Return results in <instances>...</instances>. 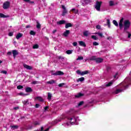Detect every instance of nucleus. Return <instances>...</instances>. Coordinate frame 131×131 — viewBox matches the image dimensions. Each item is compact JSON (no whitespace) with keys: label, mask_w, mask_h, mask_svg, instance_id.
Masks as SVG:
<instances>
[{"label":"nucleus","mask_w":131,"mask_h":131,"mask_svg":"<svg viewBox=\"0 0 131 131\" xmlns=\"http://www.w3.org/2000/svg\"><path fill=\"white\" fill-rule=\"evenodd\" d=\"M129 84H131V79L130 77H128L120 83V85L121 87L116 90V91H114V94L115 95H117V94L123 92V91L128 88V85H129Z\"/></svg>","instance_id":"obj_2"},{"label":"nucleus","mask_w":131,"mask_h":131,"mask_svg":"<svg viewBox=\"0 0 131 131\" xmlns=\"http://www.w3.org/2000/svg\"><path fill=\"white\" fill-rule=\"evenodd\" d=\"M13 32H10V33H9L8 35H9V36H13Z\"/></svg>","instance_id":"obj_56"},{"label":"nucleus","mask_w":131,"mask_h":131,"mask_svg":"<svg viewBox=\"0 0 131 131\" xmlns=\"http://www.w3.org/2000/svg\"><path fill=\"white\" fill-rule=\"evenodd\" d=\"M30 34H31V35H35V32L33 31H31Z\"/></svg>","instance_id":"obj_40"},{"label":"nucleus","mask_w":131,"mask_h":131,"mask_svg":"<svg viewBox=\"0 0 131 131\" xmlns=\"http://www.w3.org/2000/svg\"><path fill=\"white\" fill-rule=\"evenodd\" d=\"M97 59V57L96 56H92L90 57L88 60H90V61H96Z\"/></svg>","instance_id":"obj_22"},{"label":"nucleus","mask_w":131,"mask_h":131,"mask_svg":"<svg viewBox=\"0 0 131 131\" xmlns=\"http://www.w3.org/2000/svg\"><path fill=\"white\" fill-rule=\"evenodd\" d=\"M19 96H23V97H26V96H28V94H24V93H19L18 94Z\"/></svg>","instance_id":"obj_27"},{"label":"nucleus","mask_w":131,"mask_h":131,"mask_svg":"<svg viewBox=\"0 0 131 131\" xmlns=\"http://www.w3.org/2000/svg\"><path fill=\"white\" fill-rule=\"evenodd\" d=\"M83 80H84V77H81V78H79V79L77 80V81L78 82H79V81H83Z\"/></svg>","instance_id":"obj_34"},{"label":"nucleus","mask_w":131,"mask_h":131,"mask_svg":"<svg viewBox=\"0 0 131 131\" xmlns=\"http://www.w3.org/2000/svg\"><path fill=\"white\" fill-rule=\"evenodd\" d=\"M94 34H97L99 37H104V35H103V33H101L100 32H96L94 33Z\"/></svg>","instance_id":"obj_16"},{"label":"nucleus","mask_w":131,"mask_h":131,"mask_svg":"<svg viewBox=\"0 0 131 131\" xmlns=\"http://www.w3.org/2000/svg\"><path fill=\"white\" fill-rule=\"evenodd\" d=\"M38 48V45L36 44L33 46V49H37Z\"/></svg>","instance_id":"obj_41"},{"label":"nucleus","mask_w":131,"mask_h":131,"mask_svg":"<svg viewBox=\"0 0 131 131\" xmlns=\"http://www.w3.org/2000/svg\"><path fill=\"white\" fill-rule=\"evenodd\" d=\"M76 112L75 110L70 109L66 112V114L61 115L59 118L56 119L54 121L55 124L60 122V121L64 120V119H67V121L62 124V125L65 126V127H68L70 124L72 125H77L79 119L78 117L74 115Z\"/></svg>","instance_id":"obj_1"},{"label":"nucleus","mask_w":131,"mask_h":131,"mask_svg":"<svg viewBox=\"0 0 131 131\" xmlns=\"http://www.w3.org/2000/svg\"><path fill=\"white\" fill-rule=\"evenodd\" d=\"M101 6H102V2H97L95 5V8L96 11H100L101 10Z\"/></svg>","instance_id":"obj_4"},{"label":"nucleus","mask_w":131,"mask_h":131,"mask_svg":"<svg viewBox=\"0 0 131 131\" xmlns=\"http://www.w3.org/2000/svg\"><path fill=\"white\" fill-rule=\"evenodd\" d=\"M117 75H118V73H116L115 74V75H114V78L115 79H117V78H118V77H117Z\"/></svg>","instance_id":"obj_46"},{"label":"nucleus","mask_w":131,"mask_h":131,"mask_svg":"<svg viewBox=\"0 0 131 131\" xmlns=\"http://www.w3.org/2000/svg\"><path fill=\"white\" fill-rule=\"evenodd\" d=\"M23 103L24 105H28V104H29V100H25L23 101Z\"/></svg>","instance_id":"obj_25"},{"label":"nucleus","mask_w":131,"mask_h":131,"mask_svg":"<svg viewBox=\"0 0 131 131\" xmlns=\"http://www.w3.org/2000/svg\"><path fill=\"white\" fill-rule=\"evenodd\" d=\"M107 25L108 27H109V28H110V19H107Z\"/></svg>","instance_id":"obj_39"},{"label":"nucleus","mask_w":131,"mask_h":131,"mask_svg":"<svg viewBox=\"0 0 131 131\" xmlns=\"http://www.w3.org/2000/svg\"><path fill=\"white\" fill-rule=\"evenodd\" d=\"M69 27H72V24L70 23H68L66 24L65 28L67 29V28H69Z\"/></svg>","instance_id":"obj_18"},{"label":"nucleus","mask_w":131,"mask_h":131,"mask_svg":"<svg viewBox=\"0 0 131 131\" xmlns=\"http://www.w3.org/2000/svg\"><path fill=\"white\" fill-rule=\"evenodd\" d=\"M79 60H83V57H82V56H78V58H77V61H78Z\"/></svg>","instance_id":"obj_37"},{"label":"nucleus","mask_w":131,"mask_h":131,"mask_svg":"<svg viewBox=\"0 0 131 131\" xmlns=\"http://www.w3.org/2000/svg\"><path fill=\"white\" fill-rule=\"evenodd\" d=\"M127 33H128V38H130L131 34L128 32H127Z\"/></svg>","instance_id":"obj_53"},{"label":"nucleus","mask_w":131,"mask_h":131,"mask_svg":"<svg viewBox=\"0 0 131 131\" xmlns=\"http://www.w3.org/2000/svg\"><path fill=\"white\" fill-rule=\"evenodd\" d=\"M17 89L18 90H21V89H23V86L22 85H18L17 86Z\"/></svg>","instance_id":"obj_43"},{"label":"nucleus","mask_w":131,"mask_h":131,"mask_svg":"<svg viewBox=\"0 0 131 131\" xmlns=\"http://www.w3.org/2000/svg\"><path fill=\"white\" fill-rule=\"evenodd\" d=\"M35 107H36V108H38V107H39V104H36Z\"/></svg>","instance_id":"obj_58"},{"label":"nucleus","mask_w":131,"mask_h":131,"mask_svg":"<svg viewBox=\"0 0 131 131\" xmlns=\"http://www.w3.org/2000/svg\"><path fill=\"white\" fill-rule=\"evenodd\" d=\"M81 2L83 6H85V5H88V4H89L90 0H81Z\"/></svg>","instance_id":"obj_9"},{"label":"nucleus","mask_w":131,"mask_h":131,"mask_svg":"<svg viewBox=\"0 0 131 131\" xmlns=\"http://www.w3.org/2000/svg\"><path fill=\"white\" fill-rule=\"evenodd\" d=\"M23 36V34L21 33H19L18 34H17L16 36V39H19V38H21V37Z\"/></svg>","instance_id":"obj_15"},{"label":"nucleus","mask_w":131,"mask_h":131,"mask_svg":"<svg viewBox=\"0 0 131 131\" xmlns=\"http://www.w3.org/2000/svg\"><path fill=\"white\" fill-rule=\"evenodd\" d=\"M79 46H81V47H86V45H85V43L82 41H78Z\"/></svg>","instance_id":"obj_14"},{"label":"nucleus","mask_w":131,"mask_h":131,"mask_svg":"<svg viewBox=\"0 0 131 131\" xmlns=\"http://www.w3.org/2000/svg\"><path fill=\"white\" fill-rule=\"evenodd\" d=\"M14 109H15V110H16V109H18V107H14Z\"/></svg>","instance_id":"obj_64"},{"label":"nucleus","mask_w":131,"mask_h":131,"mask_svg":"<svg viewBox=\"0 0 131 131\" xmlns=\"http://www.w3.org/2000/svg\"><path fill=\"white\" fill-rule=\"evenodd\" d=\"M33 84H36L37 83V81H34L32 82Z\"/></svg>","instance_id":"obj_57"},{"label":"nucleus","mask_w":131,"mask_h":131,"mask_svg":"<svg viewBox=\"0 0 131 131\" xmlns=\"http://www.w3.org/2000/svg\"><path fill=\"white\" fill-rule=\"evenodd\" d=\"M56 23L57 25H62L63 24H66V21L64 20H62L57 21Z\"/></svg>","instance_id":"obj_11"},{"label":"nucleus","mask_w":131,"mask_h":131,"mask_svg":"<svg viewBox=\"0 0 131 131\" xmlns=\"http://www.w3.org/2000/svg\"><path fill=\"white\" fill-rule=\"evenodd\" d=\"M35 100H37L39 102H43V99L40 96H38V97H36L35 98Z\"/></svg>","instance_id":"obj_17"},{"label":"nucleus","mask_w":131,"mask_h":131,"mask_svg":"<svg viewBox=\"0 0 131 131\" xmlns=\"http://www.w3.org/2000/svg\"><path fill=\"white\" fill-rule=\"evenodd\" d=\"M91 38L93 39H94V40H97V39H99V37H98V36H97V35H92L91 36Z\"/></svg>","instance_id":"obj_24"},{"label":"nucleus","mask_w":131,"mask_h":131,"mask_svg":"<svg viewBox=\"0 0 131 131\" xmlns=\"http://www.w3.org/2000/svg\"><path fill=\"white\" fill-rule=\"evenodd\" d=\"M62 8L63 9V12L62 13V16H65L67 14V10H66V7L64 5H62Z\"/></svg>","instance_id":"obj_7"},{"label":"nucleus","mask_w":131,"mask_h":131,"mask_svg":"<svg viewBox=\"0 0 131 131\" xmlns=\"http://www.w3.org/2000/svg\"><path fill=\"white\" fill-rule=\"evenodd\" d=\"M73 46H74V47H76V46H77V42H74L73 43Z\"/></svg>","instance_id":"obj_52"},{"label":"nucleus","mask_w":131,"mask_h":131,"mask_svg":"<svg viewBox=\"0 0 131 131\" xmlns=\"http://www.w3.org/2000/svg\"><path fill=\"white\" fill-rule=\"evenodd\" d=\"M1 73H3L4 74H7L8 73V72L6 71H2L1 72Z\"/></svg>","instance_id":"obj_51"},{"label":"nucleus","mask_w":131,"mask_h":131,"mask_svg":"<svg viewBox=\"0 0 131 131\" xmlns=\"http://www.w3.org/2000/svg\"><path fill=\"white\" fill-rule=\"evenodd\" d=\"M12 54L13 55L14 58L15 59L16 58V56L17 55H18V51L17 50H13L12 51Z\"/></svg>","instance_id":"obj_13"},{"label":"nucleus","mask_w":131,"mask_h":131,"mask_svg":"<svg viewBox=\"0 0 131 131\" xmlns=\"http://www.w3.org/2000/svg\"><path fill=\"white\" fill-rule=\"evenodd\" d=\"M56 32H57V30H54L53 31V33H56Z\"/></svg>","instance_id":"obj_60"},{"label":"nucleus","mask_w":131,"mask_h":131,"mask_svg":"<svg viewBox=\"0 0 131 131\" xmlns=\"http://www.w3.org/2000/svg\"><path fill=\"white\" fill-rule=\"evenodd\" d=\"M83 34H84V36H88L89 35V34H90V33H89L88 31H86L84 32Z\"/></svg>","instance_id":"obj_33"},{"label":"nucleus","mask_w":131,"mask_h":131,"mask_svg":"<svg viewBox=\"0 0 131 131\" xmlns=\"http://www.w3.org/2000/svg\"><path fill=\"white\" fill-rule=\"evenodd\" d=\"M107 71H109V70H110V67H107Z\"/></svg>","instance_id":"obj_63"},{"label":"nucleus","mask_w":131,"mask_h":131,"mask_svg":"<svg viewBox=\"0 0 131 131\" xmlns=\"http://www.w3.org/2000/svg\"><path fill=\"white\" fill-rule=\"evenodd\" d=\"M30 26L28 25V26H27L26 27V28H30Z\"/></svg>","instance_id":"obj_61"},{"label":"nucleus","mask_w":131,"mask_h":131,"mask_svg":"<svg viewBox=\"0 0 131 131\" xmlns=\"http://www.w3.org/2000/svg\"><path fill=\"white\" fill-rule=\"evenodd\" d=\"M47 83L49 84H53V83H55V81L54 80H51L50 81H47Z\"/></svg>","instance_id":"obj_30"},{"label":"nucleus","mask_w":131,"mask_h":131,"mask_svg":"<svg viewBox=\"0 0 131 131\" xmlns=\"http://www.w3.org/2000/svg\"><path fill=\"white\" fill-rule=\"evenodd\" d=\"M119 26L120 27V29H121L122 27H123V18H122L120 20V22L119 23Z\"/></svg>","instance_id":"obj_8"},{"label":"nucleus","mask_w":131,"mask_h":131,"mask_svg":"<svg viewBox=\"0 0 131 131\" xmlns=\"http://www.w3.org/2000/svg\"><path fill=\"white\" fill-rule=\"evenodd\" d=\"M93 46H99V43L95 41L93 42Z\"/></svg>","instance_id":"obj_48"},{"label":"nucleus","mask_w":131,"mask_h":131,"mask_svg":"<svg viewBox=\"0 0 131 131\" xmlns=\"http://www.w3.org/2000/svg\"><path fill=\"white\" fill-rule=\"evenodd\" d=\"M10 7V2H6L3 4V9L5 10L7 9H9Z\"/></svg>","instance_id":"obj_5"},{"label":"nucleus","mask_w":131,"mask_h":131,"mask_svg":"<svg viewBox=\"0 0 131 131\" xmlns=\"http://www.w3.org/2000/svg\"><path fill=\"white\" fill-rule=\"evenodd\" d=\"M89 73V72L88 71L81 72V75L83 76V75H85V74H88Z\"/></svg>","instance_id":"obj_26"},{"label":"nucleus","mask_w":131,"mask_h":131,"mask_svg":"<svg viewBox=\"0 0 131 131\" xmlns=\"http://www.w3.org/2000/svg\"><path fill=\"white\" fill-rule=\"evenodd\" d=\"M113 84V81H111V82L105 84V86L107 88V86H111V85H112Z\"/></svg>","instance_id":"obj_21"},{"label":"nucleus","mask_w":131,"mask_h":131,"mask_svg":"<svg viewBox=\"0 0 131 131\" xmlns=\"http://www.w3.org/2000/svg\"><path fill=\"white\" fill-rule=\"evenodd\" d=\"M72 12H74L75 14H77V13H78V10L77 9H76L75 8H73L72 9Z\"/></svg>","instance_id":"obj_29"},{"label":"nucleus","mask_w":131,"mask_h":131,"mask_svg":"<svg viewBox=\"0 0 131 131\" xmlns=\"http://www.w3.org/2000/svg\"><path fill=\"white\" fill-rule=\"evenodd\" d=\"M26 92L27 93H30V92H32V89H31V88L28 87L26 88Z\"/></svg>","instance_id":"obj_23"},{"label":"nucleus","mask_w":131,"mask_h":131,"mask_svg":"<svg viewBox=\"0 0 131 131\" xmlns=\"http://www.w3.org/2000/svg\"><path fill=\"white\" fill-rule=\"evenodd\" d=\"M40 24H39V23H38V21H37V26L36 27L38 29H39V28H40Z\"/></svg>","instance_id":"obj_36"},{"label":"nucleus","mask_w":131,"mask_h":131,"mask_svg":"<svg viewBox=\"0 0 131 131\" xmlns=\"http://www.w3.org/2000/svg\"><path fill=\"white\" fill-rule=\"evenodd\" d=\"M58 59L59 60H64V57H62V56H59L58 57Z\"/></svg>","instance_id":"obj_55"},{"label":"nucleus","mask_w":131,"mask_h":131,"mask_svg":"<svg viewBox=\"0 0 131 131\" xmlns=\"http://www.w3.org/2000/svg\"><path fill=\"white\" fill-rule=\"evenodd\" d=\"M96 28L97 29H99V30L101 29V26H100L99 25H97Z\"/></svg>","instance_id":"obj_49"},{"label":"nucleus","mask_w":131,"mask_h":131,"mask_svg":"<svg viewBox=\"0 0 131 131\" xmlns=\"http://www.w3.org/2000/svg\"><path fill=\"white\" fill-rule=\"evenodd\" d=\"M76 73H77V74H79L80 75H81V71L78 70L76 71Z\"/></svg>","instance_id":"obj_47"},{"label":"nucleus","mask_w":131,"mask_h":131,"mask_svg":"<svg viewBox=\"0 0 131 131\" xmlns=\"http://www.w3.org/2000/svg\"><path fill=\"white\" fill-rule=\"evenodd\" d=\"M124 30H127L130 26V22L129 20H126L124 21Z\"/></svg>","instance_id":"obj_3"},{"label":"nucleus","mask_w":131,"mask_h":131,"mask_svg":"<svg viewBox=\"0 0 131 131\" xmlns=\"http://www.w3.org/2000/svg\"><path fill=\"white\" fill-rule=\"evenodd\" d=\"M72 52H73L72 50H68V51H67L66 53L68 55H70V54H72Z\"/></svg>","instance_id":"obj_35"},{"label":"nucleus","mask_w":131,"mask_h":131,"mask_svg":"<svg viewBox=\"0 0 131 131\" xmlns=\"http://www.w3.org/2000/svg\"><path fill=\"white\" fill-rule=\"evenodd\" d=\"M82 96H83V94H81V93H79L78 94H77L76 95H75L76 98H80V97H82Z\"/></svg>","instance_id":"obj_28"},{"label":"nucleus","mask_w":131,"mask_h":131,"mask_svg":"<svg viewBox=\"0 0 131 131\" xmlns=\"http://www.w3.org/2000/svg\"><path fill=\"white\" fill-rule=\"evenodd\" d=\"M39 124H40V122L39 121L34 122L33 124V125H38Z\"/></svg>","instance_id":"obj_32"},{"label":"nucleus","mask_w":131,"mask_h":131,"mask_svg":"<svg viewBox=\"0 0 131 131\" xmlns=\"http://www.w3.org/2000/svg\"><path fill=\"white\" fill-rule=\"evenodd\" d=\"M70 33V31L68 30H66V31L63 33V36H65V37H67L68 35H69Z\"/></svg>","instance_id":"obj_10"},{"label":"nucleus","mask_w":131,"mask_h":131,"mask_svg":"<svg viewBox=\"0 0 131 131\" xmlns=\"http://www.w3.org/2000/svg\"><path fill=\"white\" fill-rule=\"evenodd\" d=\"M83 104V101H81L79 103L78 106H81Z\"/></svg>","instance_id":"obj_54"},{"label":"nucleus","mask_w":131,"mask_h":131,"mask_svg":"<svg viewBox=\"0 0 131 131\" xmlns=\"http://www.w3.org/2000/svg\"><path fill=\"white\" fill-rule=\"evenodd\" d=\"M11 128H13V129L15 128H18V126L17 125L11 126Z\"/></svg>","instance_id":"obj_42"},{"label":"nucleus","mask_w":131,"mask_h":131,"mask_svg":"<svg viewBox=\"0 0 131 131\" xmlns=\"http://www.w3.org/2000/svg\"><path fill=\"white\" fill-rule=\"evenodd\" d=\"M110 6H114V2H113V1H110Z\"/></svg>","instance_id":"obj_45"},{"label":"nucleus","mask_w":131,"mask_h":131,"mask_svg":"<svg viewBox=\"0 0 131 131\" xmlns=\"http://www.w3.org/2000/svg\"><path fill=\"white\" fill-rule=\"evenodd\" d=\"M24 2H26V3H28V2H29V1L30 0H24Z\"/></svg>","instance_id":"obj_62"},{"label":"nucleus","mask_w":131,"mask_h":131,"mask_svg":"<svg viewBox=\"0 0 131 131\" xmlns=\"http://www.w3.org/2000/svg\"><path fill=\"white\" fill-rule=\"evenodd\" d=\"M52 74L53 75H64V73L61 71H58Z\"/></svg>","instance_id":"obj_6"},{"label":"nucleus","mask_w":131,"mask_h":131,"mask_svg":"<svg viewBox=\"0 0 131 131\" xmlns=\"http://www.w3.org/2000/svg\"><path fill=\"white\" fill-rule=\"evenodd\" d=\"M24 68H26V69H28V70H31V69H32V67L25 64H24Z\"/></svg>","instance_id":"obj_12"},{"label":"nucleus","mask_w":131,"mask_h":131,"mask_svg":"<svg viewBox=\"0 0 131 131\" xmlns=\"http://www.w3.org/2000/svg\"><path fill=\"white\" fill-rule=\"evenodd\" d=\"M113 23L114 24V25H115V26H118V23H117V21H116V20H114Z\"/></svg>","instance_id":"obj_38"},{"label":"nucleus","mask_w":131,"mask_h":131,"mask_svg":"<svg viewBox=\"0 0 131 131\" xmlns=\"http://www.w3.org/2000/svg\"><path fill=\"white\" fill-rule=\"evenodd\" d=\"M49 109V106H46L44 107V112H46Z\"/></svg>","instance_id":"obj_50"},{"label":"nucleus","mask_w":131,"mask_h":131,"mask_svg":"<svg viewBox=\"0 0 131 131\" xmlns=\"http://www.w3.org/2000/svg\"><path fill=\"white\" fill-rule=\"evenodd\" d=\"M9 17H10V16L0 13V18H9Z\"/></svg>","instance_id":"obj_20"},{"label":"nucleus","mask_w":131,"mask_h":131,"mask_svg":"<svg viewBox=\"0 0 131 131\" xmlns=\"http://www.w3.org/2000/svg\"><path fill=\"white\" fill-rule=\"evenodd\" d=\"M7 55H12V52H8L7 53Z\"/></svg>","instance_id":"obj_59"},{"label":"nucleus","mask_w":131,"mask_h":131,"mask_svg":"<svg viewBox=\"0 0 131 131\" xmlns=\"http://www.w3.org/2000/svg\"><path fill=\"white\" fill-rule=\"evenodd\" d=\"M63 85H65V83H60L58 85V86H59V88H62V86H63Z\"/></svg>","instance_id":"obj_44"},{"label":"nucleus","mask_w":131,"mask_h":131,"mask_svg":"<svg viewBox=\"0 0 131 131\" xmlns=\"http://www.w3.org/2000/svg\"><path fill=\"white\" fill-rule=\"evenodd\" d=\"M102 61H103L102 58H96V60H95V62H96V63H102Z\"/></svg>","instance_id":"obj_19"},{"label":"nucleus","mask_w":131,"mask_h":131,"mask_svg":"<svg viewBox=\"0 0 131 131\" xmlns=\"http://www.w3.org/2000/svg\"><path fill=\"white\" fill-rule=\"evenodd\" d=\"M48 99L49 101H51V99H52V94L50 93H48Z\"/></svg>","instance_id":"obj_31"}]
</instances>
